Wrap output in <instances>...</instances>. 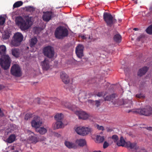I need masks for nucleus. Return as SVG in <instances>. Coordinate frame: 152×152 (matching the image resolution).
<instances>
[{
    "label": "nucleus",
    "instance_id": "obj_45",
    "mask_svg": "<svg viewBox=\"0 0 152 152\" xmlns=\"http://www.w3.org/2000/svg\"><path fill=\"white\" fill-rule=\"evenodd\" d=\"M95 105L97 107H98L100 105V102L99 101L96 100L95 101Z\"/></svg>",
    "mask_w": 152,
    "mask_h": 152
},
{
    "label": "nucleus",
    "instance_id": "obj_11",
    "mask_svg": "<svg viewBox=\"0 0 152 152\" xmlns=\"http://www.w3.org/2000/svg\"><path fill=\"white\" fill-rule=\"evenodd\" d=\"M42 123L41 119L37 116H35L31 122L32 127L36 129L41 126Z\"/></svg>",
    "mask_w": 152,
    "mask_h": 152
},
{
    "label": "nucleus",
    "instance_id": "obj_44",
    "mask_svg": "<svg viewBox=\"0 0 152 152\" xmlns=\"http://www.w3.org/2000/svg\"><path fill=\"white\" fill-rule=\"evenodd\" d=\"M79 37H80L82 39H85L86 38V35H79Z\"/></svg>",
    "mask_w": 152,
    "mask_h": 152
},
{
    "label": "nucleus",
    "instance_id": "obj_6",
    "mask_svg": "<svg viewBox=\"0 0 152 152\" xmlns=\"http://www.w3.org/2000/svg\"><path fill=\"white\" fill-rule=\"evenodd\" d=\"M56 37L59 39L61 38L68 35L67 29L64 27L60 26L58 28L55 32Z\"/></svg>",
    "mask_w": 152,
    "mask_h": 152
},
{
    "label": "nucleus",
    "instance_id": "obj_1",
    "mask_svg": "<svg viewBox=\"0 0 152 152\" xmlns=\"http://www.w3.org/2000/svg\"><path fill=\"white\" fill-rule=\"evenodd\" d=\"M32 18L28 16H25L23 18L19 16L16 17L15 22L16 25L22 31H25L28 29L32 25L33 22Z\"/></svg>",
    "mask_w": 152,
    "mask_h": 152
},
{
    "label": "nucleus",
    "instance_id": "obj_9",
    "mask_svg": "<svg viewBox=\"0 0 152 152\" xmlns=\"http://www.w3.org/2000/svg\"><path fill=\"white\" fill-rule=\"evenodd\" d=\"M133 112H135L140 114L146 116L150 115L152 114V108L148 107L147 108L137 109L136 111Z\"/></svg>",
    "mask_w": 152,
    "mask_h": 152
},
{
    "label": "nucleus",
    "instance_id": "obj_2",
    "mask_svg": "<svg viewBox=\"0 0 152 152\" xmlns=\"http://www.w3.org/2000/svg\"><path fill=\"white\" fill-rule=\"evenodd\" d=\"M6 48L5 46H0V64L2 67L5 69H8L10 66V60L9 56L6 54Z\"/></svg>",
    "mask_w": 152,
    "mask_h": 152
},
{
    "label": "nucleus",
    "instance_id": "obj_52",
    "mask_svg": "<svg viewBox=\"0 0 152 152\" xmlns=\"http://www.w3.org/2000/svg\"><path fill=\"white\" fill-rule=\"evenodd\" d=\"M132 111V110H129V111L128 112V113H129V112H131V111Z\"/></svg>",
    "mask_w": 152,
    "mask_h": 152
},
{
    "label": "nucleus",
    "instance_id": "obj_40",
    "mask_svg": "<svg viewBox=\"0 0 152 152\" xmlns=\"http://www.w3.org/2000/svg\"><path fill=\"white\" fill-rule=\"evenodd\" d=\"M135 96L136 97L139 98H144L145 97L142 94H136Z\"/></svg>",
    "mask_w": 152,
    "mask_h": 152
},
{
    "label": "nucleus",
    "instance_id": "obj_23",
    "mask_svg": "<svg viewBox=\"0 0 152 152\" xmlns=\"http://www.w3.org/2000/svg\"><path fill=\"white\" fill-rule=\"evenodd\" d=\"M148 68L146 66L143 67L140 69L138 72L137 75L140 76H141L144 75L148 70Z\"/></svg>",
    "mask_w": 152,
    "mask_h": 152
},
{
    "label": "nucleus",
    "instance_id": "obj_3",
    "mask_svg": "<svg viewBox=\"0 0 152 152\" xmlns=\"http://www.w3.org/2000/svg\"><path fill=\"white\" fill-rule=\"evenodd\" d=\"M116 144L118 146H122L128 148L133 149L135 150L137 152H140L138 150L140 148L135 143H132L129 141L126 142L122 137H121L120 140L117 142Z\"/></svg>",
    "mask_w": 152,
    "mask_h": 152
},
{
    "label": "nucleus",
    "instance_id": "obj_54",
    "mask_svg": "<svg viewBox=\"0 0 152 152\" xmlns=\"http://www.w3.org/2000/svg\"><path fill=\"white\" fill-rule=\"evenodd\" d=\"M37 103H39V102H37Z\"/></svg>",
    "mask_w": 152,
    "mask_h": 152
},
{
    "label": "nucleus",
    "instance_id": "obj_41",
    "mask_svg": "<svg viewBox=\"0 0 152 152\" xmlns=\"http://www.w3.org/2000/svg\"><path fill=\"white\" fill-rule=\"evenodd\" d=\"M32 116V115L30 113H27L25 116V119L26 120H28L29 118L31 117Z\"/></svg>",
    "mask_w": 152,
    "mask_h": 152
},
{
    "label": "nucleus",
    "instance_id": "obj_32",
    "mask_svg": "<svg viewBox=\"0 0 152 152\" xmlns=\"http://www.w3.org/2000/svg\"><path fill=\"white\" fill-rule=\"evenodd\" d=\"M23 3L21 1H18L14 3L13 5L14 8H17L20 7L22 5Z\"/></svg>",
    "mask_w": 152,
    "mask_h": 152
},
{
    "label": "nucleus",
    "instance_id": "obj_17",
    "mask_svg": "<svg viewBox=\"0 0 152 152\" xmlns=\"http://www.w3.org/2000/svg\"><path fill=\"white\" fill-rule=\"evenodd\" d=\"M60 77L62 81L66 84L69 83L70 82L69 78L68 75L64 72H62L60 74Z\"/></svg>",
    "mask_w": 152,
    "mask_h": 152
},
{
    "label": "nucleus",
    "instance_id": "obj_43",
    "mask_svg": "<svg viewBox=\"0 0 152 152\" xmlns=\"http://www.w3.org/2000/svg\"><path fill=\"white\" fill-rule=\"evenodd\" d=\"M106 130L107 131L109 132H111L113 131V129L110 127H107L106 128Z\"/></svg>",
    "mask_w": 152,
    "mask_h": 152
},
{
    "label": "nucleus",
    "instance_id": "obj_36",
    "mask_svg": "<svg viewBox=\"0 0 152 152\" xmlns=\"http://www.w3.org/2000/svg\"><path fill=\"white\" fill-rule=\"evenodd\" d=\"M86 38L85 39L88 42H91L93 40L92 36L86 35Z\"/></svg>",
    "mask_w": 152,
    "mask_h": 152
},
{
    "label": "nucleus",
    "instance_id": "obj_4",
    "mask_svg": "<svg viewBox=\"0 0 152 152\" xmlns=\"http://www.w3.org/2000/svg\"><path fill=\"white\" fill-rule=\"evenodd\" d=\"M76 133L82 136H86L91 133L92 129L89 126H79L75 128Z\"/></svg>",
    "mask_w": 152,
    "mask_h": 152
},
{
    "label": "nucleus",
    "instance_id": "obj_35",
    "mask_svg": "<svg viewBox=\"0 0 152 152\" xmlns=\"http://www.w3.org/2000/svg\"><path fill=\"white\" fill-rule=\"evenodd\" d=\"M5 22V19L1 16H0V25H3Z\"/></svg>",
    "mask_w": 152,
    "mask_h": 152
},
{
    "label": "nucleus",
    "instance_id": "obj_5",
    "mask_svg": "<svg viewBox=\"0 0 152 152\" xmlns=\"http://www.w3.org/2000/svg\"><path fill=\"white\" fill-rule=\"evenodd\" d=\"M14 39L11 42L12 46H17L19 45L23 39L22 34L20 32L15 33L13 36Z\"/></svg>",
    "mask_w": 152,
    "mask_h": 152
},
{
    "label": "nucleus",
    "instance_id": "obj_27",
    "mask_svg": "<svg viewBox=\"0 0 152 152\" xmlns=\"http://www.w3.org/2000/svg\"><path fill=\"white\" fill-rule=\"evenodd\" d=\"M104 140V138L103 136H101L100 135H97L96 136V142L97 143H100L102 142Z\"/></svg>",
    "mask_w": 152,
    "mask_h": 152
},
{
    "label": "nucleus",
    "instance_id": "obj_50",
    "mask_svg": "<svg viewBox=\"0 0 152 152\" xmlns=\"http://www.w3.org/2000/svg\"><path fill=\"white\" fill-rule=\"evenodd\" d=\"M93 152H101L100 151H94Z\"/></svg>",
    "mask_w": 152,
    "mask_h": 152
},
{
    "label": "nucleus",
    "instance_id": "obj_14",
    "mask_svg": "<svg viewBox=\"0 0 152 152\" xmlns=\"http://www.w3.org/2000/svg\"><path fill=\"white\" fill-rule=\"evenodd\" d=\"M84 47L81 45H79L76 48L75 52L77 56L80 58H81L83 56Z\"/></svg>",
    "mask_w": 152,
    "mask_h": 152
},
{
    "label": "nucleus",
    "instance_id": "obj_49",
    "mask_svg": "<svg viewBox=\"0 0 152 152\" xmlns=\"http://www.w3.org/2000/svg\"><path fill=\"white\" fill-rule=\"evenodd\" d=\"M133 30L135 31H137L138 30V28H133Z\"/></svg>",
    "mask_w": 152,
    "mask_h": 152
},
{
    "label": "nucleus",
    "instance_id": "obj_34",
    "mask_svg": "<svg viewBox=\"0 0 152 152\" xmlns=\"http://www.w3.org/2000/svg\"><path fill=\"white\" fill-rule=\"evenodd\" d=\"M146 32L150 34H152V25L149 26L146 29Z\"/></svg>",
    "mask_w": 152,
    "mask_h": 152
},
{
    "label": "nucleus",
    "instance_id": "obj_48",
    "mask_svg": "<svg viewBox=\"0 0 152 152\" xmlns=\"http://www.w3.org/2000/svg\"><path fill=\"white\" fill-rule=\"evenodd\" d=\"M46 139V138L44 137H42L40 139V140L41 141L45 140Z\"/></svg>",
    "mask_w": 152,
    "mask_h": 152
},
{
    "label": "nucleus",
    "instance_id": "obj_37",
    "mask_svg": "<svg viewBox=\"0 0 152 152\" xmlns=\"http://www.w3.org/2000/svg\"><path fill=\"white\" fill-rule=\"evenodd\" d=\"M112 139L114 142H117V140H118V137L117 135H114L112 136Z\"/></svg>",
    "mask_w": 152,
    "mask_h": 152
},
{
    "label": "nucleus",
    "instance_id": "obj_33",
    "mask_svg": "<svg viewBox=\"0 0 152 152\" xmlns=\"http://www.w3.org/2000/svg\"><path fill=\"white\" fill-rule=\"evenodd\" d=\"M115 96V94H113L112 95L107 96L104 98L105 100L107 101H110L113 98H114Z\"/></svg>",
    "mask_w": 152,
    "mask_h": 152
},
{
    "label": "nucleus",
    "instance_id": "obj_13",
    "mask_svg": "<svg viewBox=\"0 0 152 152\" xmlns=\"http://www.w3.org/2000/svg\"><path fill=\"white\" fill-rule=\"evenodd\" d=\"M75 113L80 119L86 120L90 117V115L89 114L83 111H77L75 112Z\"/></svg>",
    "mask_w": 152,
    "mask_h": 152
},
{
    "label": "nucleus",
    "instance_id": "obj_55",
    "mask_svg": "<svg viewBox=\"0 0 152 152\" xmlns=\"http://www.w3.org/2000/svg\"><path fill=\"white\" fill-rule=\"evenodd\" d=\"M136 3H137V2L136 1Z\"/></svg>",
    "mask_w": 152,
    "mask_h": 152
},
{
    "label": "nucleus",
    "instance_id": "obj_15",
    "mask_svg": "<svg viewBox=\"0 0 152 152\" xmlns=\"http://www.w3.org/2000/svg\"><path fill=\"white\" fill-rule=\"evenodd\" d=\"M28 132L30 135L28 138L30 142L35 144L39 141L37 135L30 131H28Z\"/></svg>",
    "mask_w": 152,
    "mask_h": 152
},
{
    "label": "nucleus",
    "instance_id": "obj_8",
    "mask_svg": "<svg viewBox=\"0 0 152 152\" xmlns=\"http://www.w3.org/2000/svg\"><path fill=\"white\" fill-rule=\"evenodd\" d=\"M11 73L12 75L16 77H20L21 75L22 72L20 68L18 65L14 64L11 69Z\"/></svg>",
    "mask_w": 152,
    "mask_h": 152
},
{
    "label": "nucleus",
    "instance_id": "obj_25",
    "mask_svg": "<svg viewBox=\"0 0 152 152\" xmlns=\"http://www.w3.org/2000/svg\"><path fill=\"white\" fill-rule=\"evenodd\" d=\"M47 129L44 127L38 128L36 129V131L42 134H45L47 132Z\"/></svg>",
    "mask_w": 152,
    "mask_h": 152
},
{
    "label": "nucleus",
    "instance_id": "obj_21",
    "mask_svg": "<svg viewBox=\"0 0 152 152\" xmlns=\"http://www.w3.org/2000/svg\"><path fill=\"white\" fill-rule=\"evenodd\" d=\"M52 13L50 12H47L44 13L42 17L43 19L45 21H48L51 18Z\"/></svg>",
    "mask_w": 152,
    "mask_h": 152
},
{
    "label": "nucleus",
    "instance_id": "obj_24",
    "mask_svg": "<svg viewBox=\"0 0 152 152\" xmlns=\"http://www.w3.org/2000/svg\"><path fill=\"white\" fill-rule=\"evenodd\" d=\"M64 115L61 113H56L54 117L56 121H61Z\"/></svg>",
    "mask_w": 152,
    "mask_h": 152
},
{
    "label": "nucleus",
    "instance_id": "obj_29",
    "mask_svg": "<svg viewBox=\"0 0 152 152\" xmlns=\"http://www.w3.org/2000/svg\"><path fill=\"white\" fill-rule=\"evenodd\" d=\"M132 104V101L130 100H126L124 101V104L126 107H131Z\"/></svg>",
    "mask_w": 152,
    "mask_h": 152
},
{
    "label": "nucleus",
    "instance_id": "obj_7",
    "mask_svg": "<svg viewBox=\"0 0 152 152\" xmlns=\"http://www.w3.org/2000/svg\"><path fill=\"white\" fill-rule=\"evenodd\" d=\"M44 55L49 58H52L54 55L53 48L51 46H48L45 47L43 49Z\"/></svg>",
    "mask_w": 152,
    "mask_h": 152
},
{
    "label": "nucleus",
    "instance_id": "obj_19",
    "mask_svg": "<svg viewBox=\"0 0 152 152\" xmlns=\"http://www.w3.org/2000/svg\"><path fill=\"white\" fill-rule=\"evenodd\" d=\"M75 144L77 145V148L78 146L83 147L86 145V142L85 139H77L75 141Z\"/></svg>",
    "mask_w": 152,
    "mask_h": 152
},
{
    "label": "nucleus",
    "instance_id": "obj_31",
    "mask_svg": "<svg viewBox=\"0 0 152 152\" xmlns=\"http://www.w3.org/2000/svg\"><path fill=\"white\" fill-rule=\"evenodd\" d=\"M114 39L115 41L117 42H121V37L119 34L115 35L114 37Z\"/></svg>",
    "mask_w": 152,
    "mask_h": 152
},
{
    "label": "nucleus",
    "instance_id": "obj_30",
    "mask_svg": "<svg viewBox=\"0 0 152 152\" xmlns=\"http://www.w3.org/2000/svg\"><path fill=\"white\" fill-rule=\"evenodd\" d=\"M10 36V33L7 31H5L3 34L2 37L5 39H8Z\"/></svg>",
    "mask_w": 152,
    "mask_h": 152
},
{
    "label": "nucleus",
    "instance_id": "obj_51",
    "mask_svg": "<svg viewBox=\"0 0 152 152\" xmlns=\"http://www.w3.org/2000/svg\"><path fill=\"white\" fill-rule=\"evenodd\" d=\"M37 100L38 101H39L40 100L39 98H38L37 99Z\"/></svg>",
    "mask_w": 152,
    "mask_h": 152
},
{
    "label": "nucleus",
    "instance_id": "obj_46",
    "mask_svg": "<svg viewBox=\"0 0 152 152\" xmlns=\"http://www.w3.org/2000/svg\"><path fill=\"white\" fill-rule=\"evenodd\" d=\"M97 96H103V92H100V93H99L97 94Z\"/></svg>",
    "mask_w": 152,
    "mask_h": 152
},
{
    "label": "nucleus",
    "instance_id": "obj_42",
    "mask_svg": "<svg viewBox=\"0 0 152 152\" xmlns=\"http://www.w3.org/2000/svg\"><path fill=\"white\" fill-rule=\"evenodd\" d=\"M109 145V144L106 142H105L103 145V148H106Z\"/></svg>",
    "mask_w": 152,
    "mask_h": 152
},
{
    "label": "nucleus",
    "instance_id": "obj_16",
    "mask_svg": "<svg viewBox=\"0 0 152 152\" xmlns=\"http://www.w3.org/2000/svg\"><path fill=\"white\" fill-rule=\"evenodd\" d=\"M37 39L36 38L34 37L31 39L30 41V45L31 50V52H35L37 50V48L35 45L37 42Z\"/></svg>",
    "mask_w": 152,
    "mask_h": 152
},
{
    "label": "nucleus",
    "instance_id": "obj_38",
    "mask_svg": "<svg viewBox=\"0 0 152 152\" xmlns=\"http://www.w3.org/2000/svg\"><path fill=\"white\" fill-rule=\"evenodd\" d=\"M96 127L99 130H104V127L101 126H99L98 124H96L95 125Z\"/></svg>",
    "mask_w": 152,
    "mask_h": 152
},
{
    "label": "nucleus",
    "instance_id": "obj_12",
    "mask_svg": "<svg viewBox=\"0 0 152 152\" xmlns=\"http://www.w3.org/2000/svg\"><path fill=\"white\" fill-rule=\"evenodd\" d=\"M41 65L43 70L47 71L51 69L52 66L50 65L47 58H45L44 61L41 62Z\"/></svg>",
    "mask_w": 152,
    "mask_h": 152
},
{
    "label": "nucleus",
    "instance_id": "obj_39",
    "mask_svg": "<svg viewBox=\"0 0 152 152\" xmlns=\"http://www.w3.org/2000/svg\"><path fill=\"white\" fill-rule=\"evenodd\" d=\"M26 10L27 11L31 12L34 11V8L32 7L28 6L26 7Z\"/></svg>",
    "mask_w": 152,
    "mask_h": 152
},
{
    "label": "nucleus",
    "instance_id": "obj_10",
    "mask_svg": "<svg viewBox=\"0 0 152 152\" xmlns=\"http://www.w3.org/2000/svg\"><path fill=\"white\" fill-rule=\"evenodd\" d=\"M103 18L104 21L109 26L111 25L114 22V19H113L112 15L110 14L107 12H104V13Z\"/></svg>",
    "mask_w": 152,
    "mask_h": 152
},
{
    "label": "nucleus",
    "instance_id": "obj_47",
    "mask_svg": "<svg viewBox=\"0 0 152 152\" xmlns=\"http://www.w3.org/2000/svg\"><path fill=\"white\" fill-rule=\"evenodd\" d=\"M53 134L55 136L57 137H59L60 136V134L57 133H54Z\"/></svg>",
    "mask_w": 152,
    "mask_h": 152
},
{
    "label": "nucleus",
    "instance_id": "obj_53",
    "mask_svg": "<svg viewBox=\"0 0 152 152\" xmlns=\"http://www.w3.org/2000/svg\"><path fill=\"white\" fill-rule=\"evenodd\" d=\"M71 86H72V87H73V85H72Z\"/></svg>",
    "mask_w": 152,
    "mask_h": 152
},
{
    "label": "nucleus",
    "instance_id": "obj_22",
    "mask_svg": "<svg viewBox=\"0 0 152 152\" xmlns=\"http://www.w3.org/2000/svg\"><path fill=\"white\" fill-rule=\"evenodd\" d=\"M64 144L65 146L69 148H77V145L75 144V142L74 143L72 142L66 141L64 142Z\"/></svg>",
    "mask_w": 152,
    "mask_h": 152
},
{
    "label": "nucleus",
    "instance_id": "obj_28",
    "mask_svg": "<svg viewBox=\"0 0 152 152\" xmlns=\"http://www.w3.org/2000/svg\"><path fill=\"white\" fill-rule=\"evenodd\" d=\"M65 106L66 107L72 111L75 110V109L76 108L75 106L72 105L71 104L67 103H65Z\"/></svg>",
    "mask_w": 152,
    "mask_h": 152
},
{
    "label": "nucleus",
    "instance_id": "obj_26",
    "mask_svg": "<svg viewBox=\"0 0 152 152\" xmlns=\"http://www.w3.org/2000/svg\"><path fill=\"white\" fill-rule=\"evenodd\" d=\"M15 136L14 134L10 135L7 140V141L9 143H11L13 142L15 140Z\"/></svg>",
    "mask_w": 152,
    "mask_h": 152
},
{
    "label": "nucleus",
    "instance_id": "obj_20",
    "mask_svg": "<svg viewBox=\"0 0 152 152\" xmlns=\"http://www.w3.org/2000/svg\"><path fill=\"white\" fill-rule=\"evenodd\" d=\"M12 55L16 58L20 57L22 55L20 50L17 48H13L11 50Z\"/></svg>",
    "mask_w": 152,
    "mask_h": 152
},
{
    "label": "nucleus",
    "instance_id": "obj_18",
    "mask_svg": "<svg viewBox=\"0 0 152 152\" xmlns=\"http://www.w3.org/2000/svg\"><path fill=\"white\" fill-rule=\"evenodd\" d=\"M52 128L54 129L63 128L64 127V125L62 121H56L55 123L53 124Z\"/></svg>",
    "mask_w": 152,
    "mask_h": 152
}]
</instances>
